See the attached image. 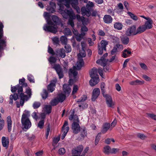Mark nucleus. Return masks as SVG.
I'll return each instance as SVG.
<instances>
[{"label":"nucleus","instance_id":"obj_42","mask_svg":"<svg viewBox=\"0 0 156 156\" xmlns=\"http://www.w3.org/2000/svg\"><path fill=\"white\" fill-rule=\"evenodd\" d=\"M64 34L66 35H71L72 33L71 30L69 28H66L64 30Z\"/></svg>","mask_w":156,"mask_h":156},{"label":"nucleus","instance_id":"obj_23","mask_svg":"<svg viewBox=\"0 0 156 156\" xmlns=\"http://www.w3.org/2000/svg\"><path fill=\"white\" fill-rule=\"evenodd\" d=\"M2 142L3 146L5 147L6 149H7L9 144V140L8 138L3 136L2 139Z\"/></svg>","mask_w":156,"mask_h":156},{"label":"nucleus","instance_id":"obj_15","mask_svg":"<svg viewBox=\"0 0 156 156\" xmlns=\"http://www.w3.org/2000/svg\"><path fill=\"white\" fill-rule=\"evenodd\" d=\"M100 94V90L99 88H95L93 90L91 98L92 101H94Z\"/></svg>","mask_w":156,"mask_h":156},{"label":"nucleus","instance_id":"obj_32","mask_svg":"<svg viewBox=\"0 0 156 156\" xmlns=\"http://www.w3.org/2000/svg\"><path fill=\"white\" fill-rule=\"evenodd\" d=\"M52 108L51 105H45L44 108V112L46 114H49L51 112Z\"/></svg>","mask_w":156,"mask_h":156},{"label":"nucleus","instance_id":"obj_47","mask_svg":"<svg viewBox=\"0 0 156 156\" xmlns=\"http://www.w3.org/2000/svg\"><path fill=\"white\" fill-rule=\"evenodd\" d=\"M44 121L41 120L38 124L37 127L41 129H43L44 127Z\"/></svg>","mask_w":156,"mask_h":156},{"label":"nucleus","instance_id":"obj_53","mask_svg":"<svg viewBox=\"0 0 156 156\" xmlns=\"http://www.w3.org/2000/svg\"><path fill=\"white\" fill-rule=\"evenodd\" d=\"M48 52L50 54H51L52 55H55V53L53 49L49 46L48 47Z\"/></svg>","mask_w":156,"mask_h":156},{"label":"nucleus","instance_id":"obj_22","mask_svg":"<svg viewBox=\"0 0 156 156\" xmlns=\"http://www.w3.org/2000/svg\"><path fill=\"white\" fill-rule=\"evenodd\" d=\"M63 90L66 94L68 95L71 92V89L69 85L64 84L63 86Z\"/></svg>","mask_w":156,"mask_h":156},{"label":"nucleus","instance_id":"obj_57","mask_svg":"<svg viewBox=\"0 0 156 156\" xmlns=\"http://www.w3.org/2000/svg\"><path fill=\"white\" fill-rule=\"evenodd\" d=\"M27 79L30 83L34 82L33 77L31 74H29L27 76Z\"/></svg>","mask_w":156,"mask_h":156},{"label":"nucleus","instance_id":"obj_41","mask_svg":"<svg viewBox=\"0 0 156 156\" xmlns=\"http://www.w3.org/2000/svg\"><path fill=\"white\" fill-rule=\"evenodd\" d=\"M59 1L61 2H66V3L65 5L67 8H69V7L70 4H71L73 0H59Z\"/></svg>","mask_w":156,"mask_h":156},{"label":"nucleus","instance_id":"obj_25","mask_svg":"<svg viewBox=\"0 0 156 156\" xmlns=\"http://www.w3.org/2000/svg\"><path fill=\"white\" fill-rule=\"evenodd\" d=\"M112 18L109 15H105L103 17V21L106 23H110L112 22Z\"/></svg>","mask_w":156,"mask_h":156},{"label":"nucleus","instance_id":"obj_52","mask_svg":"<svg viewBox=\"0 0 156 156\" xmlns=\"http://www.w3.org/2000/svg\"><path fill=\"white\" fill-rule=\"evenodd\" d=\"M79 87L77 85H74L73 86L72 91V94L73 95L76 93L78 90Z\"/></svg>","mask_w":156,"mask_h":156},{"label":"nucleus","instance_id":"obj_34","mask_svg":"<svg viewBox=\"0 0 156 156\" xmlns=\"http://www.w3.org/2000/svg\"><path fill=\"white\" fill-rule=\"evenodd\" d=\"M111 147L109 146H106L103 148V152L106 154H110Z\"/></svg>","mask_w":156,"mask_h":156},{"label":"nucleus","instance_id":"obj_38","mask_svg":"<svg viewBox=\"0 0 156 156\" xmlns=\"http://www.w3.org/2000/svg\"><path fill=\"white\" fill-rule=\"evenodd\" d=\"M48 90L47 91L46 89L43 90L42 93L41 94L42 98L44 99H46L48 97Z\"/></svg>","mask_w":156,"mask_h":156},{"label":"nucleus","instance_id":"obj_17","mask_svg":"<svg viewBox=\"0 0 156 156\" xmlns=\"http://www.w3.org/2000/svg\"><path fill=\"white\" fill-rule=\"evenodd\" d=\"M19 94H18V95ZM19 96L20 98V104L21 106H23L24 101H27L28 99V97L27 95H25L24 93L22 92H21L20 93Z\"/></svg>","mask_w":156,"mask_h":156},{"label":"nucleus","instance_id":"obj_56","mask_svg":"<svg viewBox=\"0 0 156 156\" xmlns=\"http://www.w3.org/2000/svg\"><path fill=\"white\" fill-rule=\"evenodd\" d=\"M75 18H69V19L68 24L71 25L72 27L73 28L74 27V23L73 20V19Z\"/></svg>","mask_w":156,"mask_h":156},{"label":"nucleus","instance_id":"obj_49","mask_svg":"<svg viewBox=\"0 0 156 156\" xmlns=\"http://www.w3.org/2000/svg\"><path fill=\"white\" fill-rule=\"evenodd\" d=\"M41 104L40 102H35L33 105L34 108L35 109H37L41 105Z\"/></svg>","mask_w":156,"mask_h":156},{"label":"nucleus","instance_id":"obj_40","mask_svg":"<svg viewBox=\"0 0 156 156\" xmlns=\"http://www.w3.org/2000/svg\"><path fill=\"white\" fill-rule=\"evenodd\" d=\"M127 13L130 17L133 20H138V18L137 16L131 12H128Z\"/></svg>","mask_w":156,"mask_h":156},{"label":"nucleus","instance_id":"obj_61","mask_svg":"<svg viewBox=\"0 0 156 156\" xmlns=\"http://www.w3.org/2000/svg\"><path fill=\"white\" fill-rule=\"evenodd\" d=\"M101 134V133H98V135L96 137V139L95 142V144L96 145H97L98 143V142L100 140L99 137Z\"/></svg>","mask_w":156,"mask_h":156},{"label":"nucleus","instance_id":"obj_19","mask_svg":"<svg viewBox=\"0 0 156 156\" xmlns=\"http://www.w3.org/2000/svg\"><path fill=\"white\" fill-rule=\"evenodd\" d=\"M74 31H73V33L75 34V38L78 41H80L85 36V34L84 32H82L81 34H79L77 30H74Z\"/></svg>","mask_w":156,"mask_h":156},{"label":"nucleus","instance_id":"obj_63","mask_svg":"<svg viewBox=\"0 0 156 156\" xmlns=\"http://www.w3.org/2000/svg\"><path fill=\"white\" fill-rule=\"evenodd\" d=\"M137 136L141 139H144L147 137L143 134L139 133L137 134Z\"/></svg>","mask_w":156,"mask_h":156},{"label":"nucleus","instance_id":"obj_5","mask_svg":"<svg viewBox=\"0 0 156 156\" xmlns=\"http://www.w3.org/2000/svg\"><path fill=\"white\" fill-rule=\"evenodd\" d=\"M101 90L103 97L106 98L107 104L109 107H112L114 104L112 101V98L109 95L105 94V88L101 89Z\"/></svg>","mask_w":156,"mask_h":156},{"label":"nucleus","instance_id":"obj_51","mask_svg":"<svg viewBox=\"0 0 156 156\" xmlns=\"http://www.w3.org/2000/svg\"><path fill=\"white\" fill-rule=\"evenodd\" d=\"M94 4L92 2L89 1L88 3L86 5V7L91 10L92 8L94 7Z\"/></svg>","mask_w":156,"mask_h":156},{"label":"nucleus","instance_id":"obj_13","mask_svg":"<svg viewBox=\"0 0 156 156\" xmlns=\"http://www.w3.org/2000/svg\"><path fill=\"white\" fill-rule=\"evenodd\" d=\"M53 68L56 70L60 79L62 78L63 77L64 75L62 69L59 65L55 64Z\"/></svg>","mask_w":156,"mask_h":156},{"label":"nucleus","instance_id":"obj_27","mask_svg":"<svg viewBox=\"0 0 156 156\" xmlns=\"http://www.w3.org/2000/svg\"><path fill=\"white\" fill-rule=\"evenodd\" d=\"M148 19L149 20L146 21L144 25H143L146 27V29H151L152 28V20L149 18H148Z\"/></svg>","mask_w":156,"mask_h":156},{"label":"nucleus","instance_id":"obj_8","mask_svg":"<svg viewBox=\"0 0 156 156\" xmlns=\"http://www.w3.org/2000/svg\"><path fill=\"white\" fill-rule=\"evenodd\" d=\"M137 34L136 27L134 25L128 28L126 32V34L128 36L134 35Z\"/></svg>","mask_w":156,"mask_h":156},{"label":"nucleus","instance_id":"obj_21","mask_svg":"<svg viewBox=\"0 0 156 156\" xmlns=\"http://www.w3.org/2000/svg\"><path fill=\"white\" fill-rule=\"evenodd\" d=\"M91 10L86 7H82L81 9L82 14L83 15H86L87 16L89 17L90 16L91 13L90 10Z\"/></svg>","mask_w":156,"mask_h":156},{"label":"nucleus","instance_id":"obj_16","mask_svg":"<svg viewBox=\"0 0 156 156\" xmlns=\"http://www.w3.org/2000/svg\"><path fill=\"white\" fill-rule=\"evenodd\" d=\"M111 57L109 60V62H112L114 61L115 58L117 53V44L114 47L113 49L111 51Z\"/></svg>","mask_w":156,"mask_h":156},{"label":"nucleus","instance_id":"obj_3","mask_svg":"<svg viewBox=\"0 0 156 156\" xmlns=\"http://www.w3.org/2000/svg\"><path fill=\"white\" fill-rule=\"evenodd\" d=\"M19 83L22 86H20V85L18 84L15 86L11 87V91L12 92H14L17 90L18 94H20L23 91V87H26L27 86V83H25V79L24 78L19 79Z\"/></svg>","mask_w":156,"mask_h":156},{"label":"nucleus","instance_id":"obj_54","mask_svg":"<svg viewBox=\"0 0 156 156\" xmlns=\"http://www.w3.org/2000/svg\"><path fill=\"white\" fill-rule=\"evenodd\" d=\"M58 152L60 155H63L66 152V150L64 148H61L59 149Z\"/></svg>","mask_w":156,"mask_h":156},{"label":"nucleus","instance_id":"obj_4","mask_svg":"<svg viewBox=\"0 0 156 156\" xmlns=\"http://www.w3.org/2000/svg\"><path fill=\"white\" fill-rule=\"evenodd\" d=\"M21 122L22 126L26 129H28L31 126V122L28 118V115L26 114H23L22 115Z\"/></svg>","mask_w":156,"mask_h":156},{"label":"nucleus","instance_id":"obj_10","mask_svg":"<svg viewBox=\"0 0 156 156\" xmlns=\"http://www.w3.org/2000/svg\"><path fill=\"white\" fill-rule=\"evenodd\" d=\"M48 25L47 24L44 26L43 27L44 30L45 31L50 32L55 34L57 32V28L53 25Z\"/></svg>","mask_w":156,"mask_h":156},{"label":"nucleus","instance_id":"obj_7","mask_svg":"<svg viewBox=\"0 0 156 156\" xmlns=\"http://www.w3.org/2000/svg\"><path fill=\"white\" fill-rule=\"evenodd\" d=\"M61 19H59L57 16L55 15H52L51 16V20H47V23L49 25H53L54 26H57V24L60 23Z\"/></svg>","mask_w":156,"mask_h":156},{"label":"nucleus","instance_id":"obj_45","mask_svg":"<svg viewBox=\"0 0 156 156\" xmlns=\"http://www.w3.org/2000/svg\"><path fill=\"white\" fill-rule=\"evenodd\" d=\"M49 62L50 64L54 63L56 62L57 59L56 58L53 56H51L48 59Z\"/></svg>","mask_w":156,"mask_h":156},{"label":"nucleus","instance_id":"obj_20","mask_svg":"<svg viewBox=\"0 0 156 156\" xmlns=\"http://www.w3.org/2000/svg\"><path fill=\"white\" fill-rule=\"evenodd\" d=\"M92 79L90 80L89 83L91 86H94L97 84L99 81L98 75L96 76L91 77Z\"/></svg>","mask_w":156,"mask_h":156},{"label":"nucleus","instance_id":"obj_24","mask_svg":"<svg viewBox=\"0 0 156 156\" xmlns=\"http://www.w3.org/2000/svg\"><path fill=\"white\" fill-rule=\"evenodd\" d=\"M7 122L8 131L9 132H10L11 130L12 124V121L10 116H9L7 117Z\"/></svg>","mask_w":156,"mask_h":156},{"label":"nucleus","instance_id":"obj_39","mask_svg":"<svg viewBox=\"0 0 156 156\" xmlns=\"http://www.w3.org/2000/svg\"><path fill=\"white\" fill-rule=\"evenodd\" d=\"M50 130V124H49L47 126V127L46 129L45 137L46 139H48V136L49 135V132Z\"/></svg>","mask_w":156,"mask_h":156},{"label":"nucleus","instance_id":"obj_26","mask_svg":"<svg viewBox=\"0 0 156 156\" xmlns=\"http://www.w3.org/2000/svg\"><path fill=\"white\" fill-rule=\"evenodd\" d=\"M109 129H110V124L108 123H104L103 125V128L101 131V133H106Z\"/></svg>","mask_w":156,"mask_h":156},{"label":"nucleus","instance_id":"obj_1","mask_svg":"<svg viewBox=\"0 0 156 156\" xmlns=\"http://www.w3.org/2000/svg\"><path fill=\"white\" fill-rule=\"evenodd\" d=\"M89 149V147H87L84 149L83 145H78L72 149L71 156H85L87 153Z\"/></svg>","mask_w":156,"mask_h":156},{"label":"nucleus","instance_id":"obj_55","mask_svg":"<svg viewBox=\"0 0 156 156\" xmlns=\"http://www.w3.org/2000/svg\"><path fill=\"white\" fill-rule=\"evenodd\" d=\"M111 142H114L115 140L113 139L107 138L105 140V143L108 144H110Z\"/></svg>","mask_w":156,"mask_h":156},{"label":"nucleus","instance_id":"obj_12","mask_svg":"<svg viewBox=\"0 0 156 156\" xmlns=\"http://www.w3.org/2000/svg\"><path fill=\"white\" fill-rule=\"evenodd\" d=\"M57 82V79L56 78L51 81L50 83L47 87L48 91L52 92L54 90L55 87V84Z\"/></svg>","mask_w":156,"mask_h":156},{"label":"nucleus","instance_id":"obj_44","mask_svg":"<svg viewBox=\"0 0 156 156\" xmlns=\"http://www.w3.org/2000/svg\"><path fill=\"white\" fill-rule=\"evenodd\" d=\"M60 140V137H54L53 140L52 145L54 146H55L58 143Z\"/></svg>","mask_w":156,"mask_h":156},{"label":"nucleus","instance_id":"obj_2","mask_svg":"<svg viewBox=\"0 0 156 156\" xmlns=\"http://www.w3.org/2000/svg\"><path fill=\"white\" fill-rule=\"evenodd\" d=\"M84 64V62L82 58H78V61L76 63V67L74 66L73 68L70 69L69 72V75L70 78L73 77L74 79L77 75V70L80 69Z\"/></svg>","mask_w":156,"mask_h":156},{"label":"nucleus","instance_id":"obj_6","mask_svg":"<svg viewBox=\"0 0 156 156\" xmlns=\"http://www.w3.org/2000/svg\"><path fill=\"white\" fill-rule=\"evenodd\" d=\"M61 12L63 17L67 19L69 17L70 18H75V15L72 10L65 9V10H62Z\"/></svg>","mask_w":156,"mask_h":156},{"label":"nucleus","instance_id":"obj_62","mask_svg":"<svg viewBox=\"0 0 156 156\" xmlns=\"http://www.w3.org/2000/svg\"><path fill=\"white\" fill-rule=\"evenodd\" d=\"M117 123V121L116 119H115L112 122V123L110 125V129H112L116 125Z\"/></svg>","mask_w":156,"mask_h":156},{"label":"nucleus","instance_id":"obj_46","mask_svg":"<svg viewBox=\"0 0 156 156\" xmlns=\"http://www.w3.org/2000/svg\"><path fill=\"white\" fill-rule=\"evenodd\" d=\"M4 26L1 22H0V38H2L3 36V28Z\"/></svg>","mask_w":156,"mask_h":156},{"label":"nucleus","instance_id":"obj_9","mask_svg":"<svg viewBox=\"0 0 156 156\" xmlns=\"http://www.w3.org/2000/svg\"><path fill=\"white\" fill-rule=\"evenodd\" d=\"M68 125V122L67 121H65L62 129V132H63V133L62 134L61 137V139L62 140H63L65 138L67 133L69 131V126H67Z\"/></svg>","mask_w":156,"mask_h":156},{"label":"nucleus","instance_id":"obj_11","mask_svg":"<svg viewBox=\"0 0 156 156\" xmlns=\"http://www.w3.org/2000/svg\"><path fill=\"white\" fill-rule=\"evenodd\" d=\"M108 55V53H106L105 54L101 57L100 59H98L96 61L97 64H100L101 66H104L107 64V62H109V60L108 59H106L105 58L107 57Z\"/></svg>","mask_w":156,"mask_h":156},{"label":"nucleus","instance_id":"obj_33","mask_svg":"<svg viewBox=\"0 0 156 156\" xmlns=\"http://www.w3.org/2000/svg\"><path fill=\"white\" fill-rule=\"evenodd\" d=\"M146 30V27L143 25L140 26L136 30L137 34L144 32Z\"/></svg>","mask_w":156,"mask_h":156},{"label":"nucleus","instance_id":"obj_30","mask_svg":"<svg viewBox=\"0 0 156 156\" xmlns=\"http://www.w3.org/2000/svg\"><path fill=\"white\" fill-rule=\"evenodd\" d=\"M18 98V94H14L13 95H11L9 97V104L12 105L13 103V100L14 99L16 101L17 99Z\"/></svg>","mask_w":156,"mask_h":156},{"label":"nucleus","instance_id":"obj_37","mask_svg":"<svg viewBox=\"0 0 156 156\" xmlns=\"http://www.w3.org/2000/svg\"><path fill=\"white\" fill-rule=\"evenodd\" d=\"M6 37L4 39H0V48H2L3 47L6 46L5 44L6 43Z\"/></svg>","mask_w":156,"mask_h":156},{"label":"nucleus","instance_id":"obj_18","mask_svg":"<svg viewBox=\"0 0 156 156\" xmlns=\"http://www.w3.org/2000/svg\"><path fill=\"white\" fill-rule=\"evenodd\" d=\"M55 55L57 56L59 55L62 58H64L66 56L65 51L63 48L55 51Z\"/></svg>","mask_w":156,"mask_h":156},{"label":"nucleus","instance_id":"obj_48","mask_svg":"<svg viewBox=\"0 0 156 156\" xmlns=\"http://www.w3.org/2000/svg\"><path fill=\"white\" fill-rule=\"evenodd\" d=\"M65 48L66 50V52L67 53L71 51V46L67 44H65Z\"/></svg>","mask_w":156,"mask_h":156},{"label":"nucleus","instance_id":"obj_29","mask_svg":"<svg viewBox=\"0 0 156 156\" xmlns=\"http://www.w3.org/2000/svg\"><path fill=\"white\" fill-rule=\"evenodd\" d=\"M108 44V41L105 40H102L101 41L100 44H99L98 45H100L101 47L104 49V50L106 51V47Z\"/></svg>","mask_w":156,"mask_h":156},{"label":"nucleus","instance_id":"obj_36","mask_svg":"<svg viewBox=\"0 0 156 156\" xmlns=\"http://www.w3.org/2000/svg\"><path fill=\"white\" fill-rule=\"evenodd\" d=\"M59 102L58 99L56 98H54L50 102V105L52 106H54L56 105Z\"/></svg>","mask_w":156,"mask_h":156},{"label":"nucleus","instance_id":"obj_14","mask_svg":"<svg viewBox=\"0 0 156 156\" xmlns=\"http://www.w3.org/2000/svg\"><path fill=\"white\" fill-rule=\"evenodd\" d=\"M72 128L73 133L75 134L78 133L80 130V127L79 123L76 122L72 123Z\"/></svg>","mask_w":156,"mask_h":156},{"label":"nucleus","instance_id":"obj_58","mask_svg":"<svg viewBox=\"0 0 156 156\" xmlns=\"http://www.w3.org/2000/svg\"><path fill=\"white\" fill-rule=\"evenodd\" d=\"M98 53L100 55H101L103 53V51L104 49L103 48L101 47L100 45H98Z\"/></svg>","mask_w":156,"mask_h":156},{"label":"nucleus","instance_id":"obj_60","mask_svg":"<svg viewBox=\"0 0 156 156\" xmlns=\"http://www.w3.org/2000/svg\"><path fill=\"white\" fill-rule=\"evenodd\" d=\"M87 99V97L86 95H84L81 98V99H79L77 101L78 102H82L85 101Z\"/></svg>","mask_w":156,"mask_h":156},{"label":"nucleus","instance_id":"obj_28","mask_svg":"<svg viewBox=\"0 0 156 156\" xmlns=\"http://www.w3.org/2000/svg\"><path fill=\"white\" fill-rule=\"evenodd\" d=\"M120 39L123 44L127 45L129 42V38L126 36H122L120 37Z\"/></svg>","mask_w":156,"mask_h":156},{"label":"nucleus","instance_id":"obj_43","mask_svg":"<svg viewBox=\"0 0 156 156\" xmlns=\"http://www.w3.org/2000/svg\"><path fill=\"white\" fill-rule=\"evenodd\" d=\"M97 73V69L95 68H93L90 71V76L91 77H94Z\"/></svg>","mask_w":156,"mask_h":156},{"label":"nucleus","instance_id":"obj_35","mask_svg":"<svg viewBox=\"0 0 156 156\" xmlns=\"http://www.w3.org/2000/svg\"><path fill=\"white\" fill-rule=\"evenodd\" d=\"M78 58H82L85 57L86 56V54L85 51V50L82 49L80 50L79 53L78 54Z\"/></svg>","mask_w":156,"mask_h":156},{"label":"nucleus","instance_id":"obj_59","mask_svg":"<svg viewBox=\"0 0 156 156\" xmlns=\"http://www.w3.org/2000/svg\"><path fill=\"white\" fill-rule=\"evenodd\" d=\"M25 93L27 94V96L30 98L31 95V90L30 88L28 87L26 89Z\"/></svg>","mask_w":156,"mask_h":156},{"label":"nucleus","instance_id":"obj_31","mask_svg":"<svg viewBox=\"0 0 156 156\" xmlns=\"http://www.w3.org/2000/svg\"><path fill=\"white\" fill-rule=\"evenodd\" d=\"M66 95L61 93L58 95L56 98L58 100L59 102H62L66 98Z\"/></svg>","mask_w":156,"mask_h":156},{"label":"nucleus","instance_id":"obj_50","mask_svg":"<svg viewBox=\"0 0 156 156\" xmlns=\"http://www.w3.org/2000/svg\"><path fill=\"white\" fill-rule=\"evenodd\" d=\"M60 41L62 43L66 44L67 39L65 36H62L60 38Z\"/></svg>","mask_w":156,"mask_h":156},{"label":"nucleus","instance_id":"obj_64","mask_svg":"<svg viewBox=\"0 0 156 156\" xmlns=\"http://www.w3.org/2000/svg\"><path fill=\"white\" fill-rule=\"evenodd\" d=\"M148 115L152 119L156 120V115L153 114H149Z\"/></svg>","mask_w":156,"mask_h":156}]
</instances>
